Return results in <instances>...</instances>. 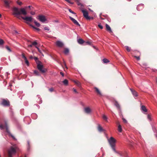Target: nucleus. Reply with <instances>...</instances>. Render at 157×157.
I'll return each instance as SVG.
<instances>
[{"label": "nucleus", "instance_id": "26", "mask_svg": "<svg viewBox=\"0 0 157 157\" xmlns=\"http://www.w3.org/2000/svg\"><path fill=\"white\" fill-rule=\"evenodd\" d=\"M69 52V50L68 48H66L65 49L64 52L65 54H67Z\"/></svg>", "mask_w": 157, "mask_h": 157}, {"label": "nucleus", "instance_id": "40", "mask_svg": "<svg viewBox=\"0 0 157 157\" xmlns=\"http://www.w3.org/2000/svg\"><path fill=\"white\" fill-rule=\"evenodd\" d=\"M4 128V126L2 124H0V129H2Z\"/></svg>", "mask_w": 157, "mask_h": 157}, {"label": "nucleus", "instance_id": "55", "mask_svg": "<svg viewBox=\"0 0 157 157\" xmlns=\"http://www.w3.org/2000/svg\"><path fill=\"white\" fill-rule=\"evenodd\" d=\"M54 22H56V23H58L59 22V21L57 20H55L54 21Z\"/></svg>", "mask_w": 157, "mask_h": 157}, {"label": "nucleus", "instance_id": "25", "mask_svg": "<svg viewBox=\"0 0 157 157\" xmlns=\"http://www.w3.org/2000/svg\"><path fill=\"white\" fill-rule=\"evenodd\" d=\"M118 131L119 132H121L122 131V129L121 125L119 124L118 126Z\"/></svg>", "mask_w": 157, "mask_h": 157}, {"label": "nucleus", "instance_id": "4", "mask_svg": "<svg viewBox=\"0 0 157 157\" xmlns=\"http://www.w3.org/2000/svg\"><path fill=\"white\" fill-rule=\"evenodd\" d=\"M36 18L42 23H44L47 20L45 17L44 15H39L36 17Z\"/></svg>", "mask_w": 157, "mask_h": 157}, {"label": "nucleus", "instance_id": "61", "mask_svg": "<svg viewBox=\"0 0 157 157\" xmlns=\"http://www.w3.org/2000/svg\"><path fill=\"white\" fill-rule=\"evenodd\" d=\"M9 74V73L8 72H6V76H7Z\"/></svg>", "mask_w": 157, "mask_h": 157}, {"label": "nucleus", "instance_id": "1", "mask_svg": "<svg viewBox=\"0 0 157 157\" xmlns=\"http://www.w3.org/2000/svg\"><path fill=\"white\" fill-rule=\"evenodd\" d=\"M27 8V6L25 7V8H21L20 9L17 7H14L13 9V14L17 17V18L20 19L21 17L19 16L20 15L22 14L24 15L27 14V12L26 9Z\"/></svg>", "mask_w": 157, "mask_h": 157}, {"label": "nucleus", "instance_id": "46", "mask_svg": "<svg viewBox=\"0 0 157 157\" xmlns=\"http://www.w3.org/2000/svg\"><path fill=\"white\" fill-rule=\"evenodd\" d=\"M29 25L31 27H32L33 29H36V27L35 26H33V25H32L31 24H30Z\"/></svg>", "mask_w": 157, "mask_h": 157}, {"label": "nucleus", "instance_id": "53", "mask_svg": "<svg viewBox=\"0 0 157 157\" xmlns=\"http://www.w3.org/2000/svg\"><path fill=\"white\" fill-rule=\"evenodd\" d=\"M86 43L87 44H88V45H90V44L91 43H90V42L89 41H87V42H86Z\"/></svg>", "mask_w": 157, "mask_h": 157}, {"label": "nucleus", "instance_id": "17", "mask_svg": "<svg viewBox=\"0 0 157 157\" xmlns=\"http://www.w3.org/2000/svg\"><path fill=\"white\" fill-rule=\"evenodd\" d=\"M114 105L116 106V107L119 110H121V107L120 105L117 101H115V102L114 103Z\"/></svg>", "mask_w": 157, "mask_h": 157}, {"label": "nucleus", "instance_id": "15", "mask_svg": "<svg viewBox=\"0 0 157 157\" xmlns=\"http://www.w3.org/2000/svg\"><path fill=\"white\" fill-rule=\"evenodd\" d=\"M141 110L142 112L144 113L147 111V109L145 106L143 105L141 106Z\"/></svg>", "mask_w": 157, "mask_h": 157}, {"label": "nucleus", "instance_id": "24", "mask_svg": "<svg viewBox=\"0 0 157 157\" xmlns=\"http://www.w3.org/2000/svg\"><path fill=\"white\" fill-rule=\"evenodd\" d=\"M34 23L38 27H39L40 26V24L39 23L37 22L36 20H34Z\"/></svg>", "mask_w": 157, "mask_h": 157}, {"label": "nucleus", "instance_id": "62", "mask_svg": "<svg viewBox=\"0 0 157 157\" xmlns=\"http://www.w3.org/2000/svg\"><path fill=\"white\" fill-rule=\"evenodd\" d=\"M14 32H15V33H18V32H17V31H16V30H15V31H14Z\"/></svg>", "mask_w": 157, "mask_h": 157}, {"label": "nucleus", "instance_id": "14", "mask_svg": "<svg viewBox=\"0 0 157 157\" xmlns=\"http://www.w3.org/2000/svg\"><path fill=\"white\" fill-rule=\"evenodd\" d=\"M144 4H141L139 5H138L137 6L136 9L138 10L139 11V10H142L144 8Z\"/></svg>", "mask_w": 157, "mask_h": 157}, {"label": "nucleus", "instance_id": "16", "mask_svg": "<svg viewBox=\"0 0 157 157\" xmlns=\"http://www.w3.org/2000/svg\"><path fill=\"white\" fill-rule=\"evenodd\" d=\"M5 6L7 7H9V5L11 2L8 0H3Z\"/></svg>", "mask_w": 157, "mask_h": 157}, {"label": "nucleus", "instance_id": "59", "mask_svg": "<svg viewBox=\"0 0 157 157\" xmlns=\"http://www.w3.org/2000/svg\"><path fill=\"white\" fill-rule=\"evenodd\" d=\"M73 91L74 92H75V93H77V92L76 91V89H75L74 88H73Z\"/></svg>", "mask_w": 157, "mask_h": 157}, {"label": "nucleus", "instance_id": "33", "mask_svg": "<svg viewBox=\"0 0 157 157\" xmlns=\"http://www.w3.org/2000/svg\"><path fill=\"white\" fill-rule=\"evenodd\" d=\"M147 119L149 120L150 121H151V116L149 114H148L147 116Z\"/></svg>", "mask_w": 157, "mask_h": 157}, {"label": "nucleus", "instance_id": "20", "mask_svg": "<svg viewBox=\"0 0 157 157\" xmlns=\"http://www.w3.org/2000/svg\"><path fill=\"white\" fill-rule=\"evenodd\" d=\"M78 42L80 44H82L85 42V41L82 39H79L78 40Z\"/></svg>", "mask_w": 157, "mask_h": 157}, {"label": "nucleus", "instance_id": "57", "mask_svg": "<svg viewBox=\"0 0 157 157\" xmlns=\"http://www.w3.org/2000/svg\"><path fill=\"white\" fill-rule=\"evenodd\" d=\"M17 3H18V4H19V5H21L22 4V2H18Z\"/></svg>", "mask_w": 157, "mask_h": 157}, {"label": "nucleus", "instance_id": "7", "mask_svg": "<svg viewBox=\"0 0 157 157\" xmlns=\"http://www.w3.org/2000/svg\"><path fill=\"white\" fill-rule=\"evenodd\" d=\"M82 11L83 13V16L86 18L88 20L90 19L91 18L88 16V13L87 11L84 10H82Z\"/></svg>", "mask_w": 157, "mask_h": 157}, {"label": "nucleus", "instance_id": "49", "mask_svg": "<svg viewBox=\"0 0 157 157\" xmlns=\"http://www.w3.org/2000/svg\"><path fill=\"white\" fill-rule=\"evenodd\" d=\"M35 47H36V48L37 49V50H38V51H39L41 53V51H40V49L38 47H37V46H36Z\"/></svg>", "mask_w": 157, "mask_h": 157}, {"label": "nucleus", "instance_id": "60", "mask_svg": "<svg viewBox=\"0 0 157 157\" xmlns=\"http://www.w3.org/2000/svg\"><path fill=\"white\" fill-rule=\"evenodd\" d=\"M33 45V44H30V45H29V47H32Z\"/></svg>", "mask_w": 157, "mask_h": 157}, {"label": "nucleus", "instance_id": "22", "mask_svg": "<svg viewBox=\"0 0 157 157\" xmlns=\"http://www.w3.org/2000/svg\"><path fill=\"white\" fill-rule=\"evenodd\" d=\"M94 89L97 92L98 94L100 95H101V93L100 92L99 90L97 87H95L94 88Z\"/></svg>", "mask_w": 157, "mask_h": 157}, {"label": "nucleus", "instance_id": "21", "mask_svg": "<svg viewBox=\"0 0 157 157\" xmlns=\"http://www.w3.org/2000/svg\"><path fill=\"white\" fill-rule=\"evenodd\" d=\"M37 97L38 98V99H39V101H37V102L39 104H41L42 103V101L41 98H40V96L39 95H37Z\"/></svg>", "mask_w": 157, "mask_h": 157}, {"label": "nucleus", "instance_id": "39", "mask_svg": "<svg viewBox=\"0 0 157 157\" xmlns=\"http://www.w3.org/2000/svg\"><path fill=\"white\" fill-rule=\"evenodd\" d=\"M98 26L100 29H102L103 28V26L100 24L98 25Z\"/></svg>", "mask_w": 157, "mask_h": 157}, {"label": "nucleus", "instance_id": "31", "mask_svg": "<svg viewBox=\"0 0 157 157\" xmlns=\"http://www.w3.org/2000/svg\"><path fill=\"white\" fill-rule=\"evenodd\" d=\"M25 63L26 64L27 66H29V63L28 60H27V59H25Z\"/></svg>", "mask_w": 157, "mask_h": 157}, {"label": "nucleus", "instance_id": "58", "mask_svg": "<svg viewBox=\"0 0 157 157\" xmlns=\"http://www.w3.org/2000/svg\"><path fill=\"white\" fill-rule=\"evenodd\" d=\"M29 58L30 59H33V57L32 56H30Z\"/></svg>", "mask_w": 157, "mask_h": 157}, {"label": "nucleus", "instance_id": "9", "mask_svg": "<svg viewBox=\"0 0 157 157\" xmlns=\"http://www.w3.org/2000/svg\"><path fill=\"white\" fill-rule=\"evenodd\" d=\"M69 18L74 23V24L78 26L79 27L80 26V25L78 23V22L74 18L70 16Z\"/></svg>", "mask_w": 157, "mask_h": 157}, {"label": "nucleus", "instance_id": "63", "mask_svg": "<svg viewBox=\"0 0 157 157\" xmlns=\"http://www.w3.org/2000/svg\"><path fill=\"white\" fill-rule=\"evenodd\" d=\"M27 142H28V146H29V141H28Z\"/></svg>", "mask_w": 157, "mask_h": 157}, {"label": "nucleus", "instance_id": "29", "mask_svg": "<svg viewBox=\"0 0 157 157\" xmlns=\"http://www.w3.org/2000/svg\"><path fill=\"white\" fill-rule=\"evenodd\" d=\"M102 118L104 120L107 121V117L105 114L102 115Z\"/></svg>", "mask_w": 157, "mask_h": 157}, {"label": "nucleus", "instance_id": "64", "mask_svg": "<svg viewBox=\"0 0 157 157\" xmlns=\"http://www.w3.org/2000/svg\"><path fill=\"white\" fill-rule=\"evenodd\" d=\"M33 115H34V116H37L36 115V114H34Z\"/></svg>", "mask_w": 157, "mask_h": 157}, {"label": "nucleus", "instance_id": "41", "mask_svg": "<svg viewBox=\"0 0 157 157\" xmlns=\"http://www.w3.org/2000/svg\"><path fill=\"white\" fill-rule=\"evenodd\" d=\"M22 58H23L24 60L26 59H27L26 57L23 54H22Z\"/></svg>", "mask_w": 157, "mask_h": 157}, {"label": "nucleus", "instance_id": "37", "mask_svg": "<svg viewBox=\"0 0 157 157\" xmlns=\"http://www.w3.org/2000/svg\"><path fill=\"white\" fill-rule=\"evenodd\" d=\"M65 1L68 2V3L71 4H74V3L73 2H71L70 0H65Z\"/></svg>", "mask_w": 157, "mask_h": 157}, {"label": "nucleus", "instance_id": "13", "mask_svg": "<svg viewBox=\"0 0 157 157\" xmlns=\"http://www.w3.org/2000/svg\"><path fill=\"white\" fill-rule=\"evenodd\" d=\"M56 44L57 46L59 47H62L63 45V43L59 40L57 41L56 42Z\"/></svg>", "mask_w": 157, "mask_h": 157}, {"label": "nucleus", "instance_id": "54", "mask_svg": "<svg viewBox=\"0 0 157 157\" xmlns=\"http://www.w3.org/2000/svg\"><path fill=\"white\" fill-rule=\"evenodd\" d=\"M60 74L62 75V76L63 77L64 76V74L62 72H60Z\"/></svg>", "mask_w": 157, "mask_h": 157}, {"label": "nucleus", "instance_id": "5", "mask_svg": "<svg viewBox=\"0 0 157 157\" xmlns=\"http://www.w3.org/2000/svg\"><path fill=\"white\" fill-rule=\"evenodd\" d=\"M37 68L42 73H44L47 71L46 69L44 68L43 66L40 63L37 64Z\"/></svg>", "mask_w": 157, "mask_h": 157}, {"label": "nucleus", "instance_id": "38", "mask_svg": "<svg viewBox=\"0 0 157 157\" xmlns=\"http://www.w3.org/2000/svg\"><path fill=\"white\" fill-rule=\"evenodd\" d=\"M27 7H28L31 10H33V7H32L31 6H29Z\"/></svg>", "mask_w": 157, "mask_h": 157}, {"label": "nucleus", "instance_id": "52", "mask_svg": "<svg viewBox=\"0 0 157 157\" xmlns=\"http://www.w3.org/2000/svg\"><path fill=\"white\" fill-rule=\"evenodd\" d=\"M34 59L35 60V61H37V60H38V59L37 57H35L34 58Z\"/></svg>", "mask_w": 157, "mask_h": 157}, {"label": "nucleus", "instance_id": "12", "mask_svg": "<svg viewBox=\"0 0 157 157\" xmlns=\"http://www.w3.org/2000/svg\"><path fill=\"white\" fill-rule=\"evenodd\" d=\"M130 90L131 91L134 97H137L138 96L137 93L134 90L130 88Z\"/></svg>", "mask_w": 157, "mask_h": 157}, {"label": "nucleus", "instance_id": "3", "mask_svg": "<svg viewBox=\"0 0 157 157\" xmlns=\"http://www.w3.org/2000/svg\"><path fill=\"white\" fill-rule=\"evenodd\" d=\"M17 149L16 146H12L10 147L8 151L9 157H12L13 155L15 154Z\"/></svg>", "mask_w": 157, "mask_h": 157}, {"label": "nucleus", "instance_id": "11", "mask_svg": "<svg viewBox=\"0 0 157 157\" xmlns=\"http://www.w3.org/2000/svg\"><path fill=\"white\" fill-rule=\"evenodd\" d=\"M85 112L87 114H90L91 113L92 110L89 107H86L84 108Z\"/></svg>", "mask_w": 157, "mask_h": 157}, {"label": "nucleus", "instance_id": "42", "mask_svg": "<svg viewBox=\"0 0 157 157\" xmlns=\"http://www.w3.org/2000/svg\"><path fill=\"white\" fill-rule=\"evenodd\" d=\"M134 57L137 59L138 60H140V57L139 56H135Z\"/></svg>", "mask_w": 157, "mask_h": 157}, {"label": "nucleus", "instance_id": "45", "mask_svg": "<svg viewBox=\"0 0 157 157\" xmlns=\"http://www.w3.org/2000/svg\"><path fill=\"white\" fill-rule=\"evenodd\" d=\"M29 25L31 27H32L33 29H36V27L35 26H33V25H32L31 24H30Z\"/></svg>", "mask_w": 157, "mask_h": 157}, {"label": "nucleus", "instance_id": "10", "mask_svg": "<svg viewBox=\"0 0 157 157\" xmlns=\"http://www.w3.org/2000/svg\"><path fill=\"white\" fill-rule=\"evenodd\" d=\"M2 104L4 106H8L10 105V103L9 101L3 99L2 102Z\"/></svg>", "mask_w": 157, "mask_h": 157}, {"label": "nucleus", "instance_id": "27", "mask_svg": "<svg viewBox=\"0 0 157 157\" xmlns=\"http://www.w3.org/2000/svg\"><path fill=\"white\" fill-rule=\"evenodd\" d=\"M103 62L104 63H107L109 62V61L106 59H104L102 60Z\"/></svg>", "mask_w": 157, "mask_h": 157}, {"label": "nucleus", "instance_id": "44", "mask_svg": "<svg viewBox=\"0 0 157 157\" xmlns=\"http://www.w3.org/2000/svg\"><path fill=\"white\" fill-rule=\"evenodd\" d=\"M44 29L45 30H47L48 31L49 30V29L48 27H45L44 28Z\"/></svg>", "mask_w": 157, "mask_h": 157}, {"label": "nucleus", "instance_id": "2", "mask_svg": "<svg viewBox=\"0 0 157 157\" xmlns=\"http://www.w3.org/2000/svg\"><path fill=\"white\" fill-rule=\"evenodd\" d=\"M108 141L114 151L115 153H117L115 148L116 142L115 139L113 137H111L108 139Z\"/></svg>", "mask_w": 157, "mask_h": 157}, {"label": "nucleus", "instance_id": "23", "mask_svg": "<svg viewBox=\"0 0 157 157\" xmlns=\"http://www.w3.org/2000/svg\"><path fill=\"white\" fill-rule=\"evenodd\" d=\"M63 84L65 86H67L68 84V81L67 79H65L63 81Z\"/></svg>", "mask_w": 157, "mask_h": 157}, {"label": "nucleus", "instance_id": "50", "mask_svg": "<svg viewBox=\"0 0 157 157\" xmlns=\"http://www.w3.org/2000/svg\"><path fill=\"white\" fill-rule=\"evenodd\" d=\"M30 14L32 15H34L35 14V13L34 12L31 11L30 12Z\"/></svg>", "mask_w": 157, "mask_h": 157}, {"label": "nucleus", "instance_id": "56", "mask_svg": "<svg viewBox=\"0 0 157 157\" xmlns=\"http://www.w3.org/2000/svg\"><path fill=\"white\" fill-rule=\"evenodd\" d=\"M35 30H37V31H39L40 30V29L38 28H36V29H35Z\"/></svg>", "mask_w": 157, "mask_h": 157}, {"label": "nucleus", "instance_id": "35", "mask_svg": "<svg viewBox=\"0 0 157 157\" xmlns=\"http://www.w3.org/2000/svg\"><path fill=\"white\" fill-rule=\"evenodd\" d=\"M125 47L126 48V49L127 50L128 52H130V51L131 49H130V48L129 47H128V46H126Z\"/></svg>", "mask_w": 157, "mask_h": 157}, {"label": "nucleus", "instance_id": "19", "mask_svg": "<svg viewBox=\"0 0 157 157\" xmlns=\"http://www.w3.org/2000/svg\"><path fill=\"white\" fill-rule=\"evenodd\" d=\"M105 26L107 31H109L110 33L112 32V31L111 29L108 25L106 24L105 25Z\"/></svg>", "mask_w": 157, "mask_h": 157}, {"label": "nucleus", "instance_id": "30", "mask_svg": "<svg viewBox=\"0 0 157 157\" xmlns=\"http://www.w3.org/2000/svg\"><path fill=\"white\" fill-rule=\"evenodd\" d=\"M34 73L36 75L39 76V75H40V74H39V72L37 70L34 71Z\"/></svg>", "mask_w": 157, "mask_h": 157}, {"label": "nucleus", "instance_id": "28", "mask_svg": "<svg viewBox=\"0 0 157 157\" xmlns=\"http://www.w3.org/2000/svg\"><path fill=\"white\" fill-rule=\"evenodd\" d=\"M6 48L7 50L9 52H12V51L10 48L8 46H6Z\"/></svg>", "mask_w": 157, "mask_h": 157}, {"label": "nucleus", "instance_id": "34", "mask_svg": "<svg viewBox=\"0 0 157 157\" xmlns=\"http://www.w3.org/2000/svg\"><path fill=\"white\" fill-rule=\"evenodd\" d=\"M4 42L3 40L1 39H0V45H2L3 44Z\"/></svg>", "mask_w": 157, "mask_h": 157}, {"label": "nucleus", "instance_id": "8", "mask_svg": "<svg viewBox=\"0 0 157 157\" xmlns=\"http://www.w3.org/2000/svg\"><path fill=\"white\" fill-rule=\"evenodd\" d=\"M21 18L25 20L26 22H31L33 20V18L31 16L30 17H21ZM28 23L27 22H26Z\"/></svg>", "mask_w": 157, "mask_h": 157}, {"label": "nucleus", "instance_id": "51", "mask_svg": "<svg viewBox=\"0 0 157 157\" xmlns=\"http://www.w3.org/2000/svg\"><path fill=\"white\" fill-rule=\"evenodd\" d=\"M123 119V121L124 122V123H127V121L125 119L123 118L122 119Z\"/></svg>", "mask_w": 157, "mask_h": 157}, {"label": "nucleus", "instance_id": "43", "mask_svg": "<svg viewBox=\"0 0 157 157\" xmlns=\"http://www.w3.org/2000/svg\"><path fill=\"white\" fill-rule=\"evenodd\" d=\"M49 90L50 92H52L54 91V89L53 88H51L49 89Z\"/></svg>", "mask_w": 157, "mask_h": 157}, {"label": "nucleus", "instance_id": "47", "mask_svg": "<svg viewBox=\"0 0 157 157\" xmlns=\"http://www.w3.org/2000/svg\"><path fill=\"white\" fill-rule=\"evenodd\" d=\"M26 119L30 120V118L29 117H27L24 119V121H25Z\"/></svg>", "mask_w": 157, "mask_h": 157}, {"label": "nucleus", "instance_id": "36", "mask_svg": "<svg viewBox=\"0 0 157 157\" xmlns=\"http://www.w3.org/2000/svg\"><path fill=\"white\" fill-rule=\"evenodd\" d=\"M68 11H69V12L70 13H71L72 14H76V13L72 11L70 9H68Z\"/></svg>", "mask_w": 157, "mask_h": 157}, {"label": "nucleus", "instance_id": "6", "mask_svg": "<svg viewBox=\"0 0 157 157\" xmlns=\"http://www.w3.org/2000/svg\"><path fill=\"white\" fill-rule=\"evenodd\" d=\"M5 126L6 129V132L8 133L9 135L10 136H11L13 139L14 140H17L15 138V137L12 134H11L10 132V131L8 129V127L7 125V122L6 121H5Z\"/></svg>", "mask_w": 157, "mask_h": 157}, {"label": "nucleus", "instance_id": "32", "mask_svg": "<svg viewBox=\"0 0 157 157\" xmlns=\"http://www.w3.org/2000/svg\"><path fill=\"white\" fill-rule=\"evenodd\" d=\"M75 82L77 85L78 86H80V82L78 81H75Z\"/></svg>", "mask_w": 157, "mask_h": 157}, {"label": "nucleus", "instance_id": "48", "mask_svg": "<svg viewBox=\"0 0 157 157\" xmlns=\"http://www.w3.org/2000/svg\"><path fill=\"white\" fill-rule=\"evenodd\" d=\"M33 45H36L37 44V43L36 41H34L32 43Z\"/></svg>", "mask_w": 157, "mask_h": 157}, {"label": "nucleus", "instance_id": "18", "mask_svg": "<svg viewBox=\"0 0 157 157\" xmlns=\"http://www.w3.org/2000/svg\"><path fill=\"white\" fill-rule=\"evenodd\" d=\"M98 131L100 132L105 131V130L103 129V128L100 124L98 125Z\"/></svg>", "mask_w": 157, "mask_h": 157}]
</instances>
